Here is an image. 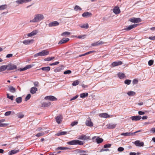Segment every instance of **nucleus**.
I'll return each instance as SVG.
<instances>
[{
    "mask_svg": "<svg viewBox=\"0 0 155 155\" xmlns=\"http://www.w3.org/2000/svg\"><path fill=\"white\" fill-rule=\"evenodd\" d=\"M44 18V16L43 15L41 14H35L33 19L31 20L30 22L31 23H37L38 22Z\"/></svg>",
    "mask_w": 155,
    "mask_h": 155,
    "instance_id": "obj_1",
    "label": "nucleus"
},
{
    "mask_svg": "<svg viewBox=\"0 0 155 155\" xmlns=\"http://www.w3.org/2000/svg\"><path fill=\"white\" fill-rule=\"evenodd\" d=\"M67 143L68 145H82L84 144V143L82 141L76 140L68 141L67 142Z\"/></svg>",
    "mask_w": 155,
    "mask_h": 155,
    "instance_id": "obj_2",
    "label": "nucleus"
},
{
    "mask_svg": "<svg viewBox=\"0 0 155 155\" xmlns=\"http://www.w3.org/2000/svg\"><path fill=\"white\" fill-rule=\"evenodd\" d=\"M49 52L47 50H43L41 51L34 55V57H36L39 56H43L48 55L49 54Z\"/></svg>",
    "mask_w": 155,
    "mask_h": 155,
    "instance_id": "obj_3",
    "label": "nucleus"
},
{
    "mask_svg": "<svg viewBox=\"0 0 155 155\" xmlns=\"http://www.w3.org/2000/svg\"><path fill=\"white\" fill-rule=\"evenodd\" d=\"M129 21L134 23L140 22L141 21V19L139 18H130Z\"/></svg>",
    "mask_w": 155,
    "mask_h": 155,
    "instance_id": "obj_4",
    "label": "nucleus"
},
{
    "mask_svg": "<svg viewBox=\"0 0 155 155\" xmlns=\"http://www.w3.org/2000/svg\"><path fill=\"white\" fill-rule=\"evenodd\" d=\"M7 69L8 70H11L17 68V66L15 65L12 64H10L6 65Z\"/></svg>",
    "mask_w": 155,
    "mask_h": 155,
    "instance_id": "obj_5",
    "label": "nucleus"
},
{
    "mask_svg": "<svg viewBox=\"0 0 155 155\" xmlns=\"http://www.w3.org/2000/svg\"><path fill=\"white\" fill-rule=\"evenodd\" d=\"M86 125L88 127H91L93 126V124L91 122L90 118L88 117L85 122Z\"/></svg>",
    "mask_w": 155,
    "mask_h": 155,
    "instance_id": "obj_6",
    "label": "nucleus"
},
{
    "mask_svg": "<svg viewBox=\"0 0 155 155\" xmlns=\"http://www.w3.org/2000/svg\"><path fill=\"white\" fill-rule=\"evenodd\" d=\"M45 99L51 101H55L57 100V99L53 96H47L45 97Z\"/></svg>",
    "mask_w": 155,
    "mask_h": 155,
    "instance_id": "obj_7",
    "label": "nucleus"
},
{
    "mask_svg": "<svg viewBox=\"0 0 155 155\" xmlns=\"http://www.w3.org/2000/svg\"><path fill=\"white\" fill-rule=\"evenodd\" d=\"M33 41V39H28L23 41V43L25 45H28L32 44Z\"/></svg>",
    "mask_w": 155,
    "mask_h": 155,
    "instance_id": "obj_8",
    "label": "nucleus"
},
{
    "mask_svg": "<svg viewBox=\"0 0 155 155\" xmlns=\"http://www.w3.org/2000/svg\"><path fill=\"white\" fill-rule=\"evenodd\" d=\"M59 23L57 21H55L53 22H51L48 24L49 27H54L56 26L59 25Z\"/></svg>",
    "mask_w": 155,
    "mask_h": 155,
    "instance_id": "obj_9",
    "label": "nucleus"
},
{
    "mask_svg": "<svg viewBox=\"0 0 155 155\" xmlns=\"http://www.w3.org/2000/svg\"><path fill=\"white\" fill-rule=\"evenodd\" d=\"M62 117L61 115H59L55 117V120L57 123L59 124L61 123L62 121Z\"/></svg>",
    "mask_w": 155,
    "mask_h": 155,
    "instance_id": "obj_10",
    "label": "nucleus"
},
{
    "mask_svg": "<svg viewBox=\"0 0 155 155\" xmlns=\"http://www.w3.org/2000/svg\"><path fill=\"white\" fill-rule=\"evenodd\" d=\"M113 12L116 15L119 14L120 12V11L118 7L115 6L113 8Z\"/></svg>",
    "mask_w": 155,
    "mask_h": 155,
    "instance_id": "obj_11",
    "label": "nucleus"
},
{
    "mask_svg": "<svg viewBox=\"0 0 155 155\" xmlns=\"http://www.w3.org/2000/svg\"><path fill=\"white\" fill-rule=\"evenodd\" d=\"M137 24H134L129 25L127 27L124 29L127 31H129L137 26Z\"/></svg>",
    "mask_w": 155,
    "mask_h": 155,
    "instance_id": "obj_12",
    "label": "nucleus"
},
{
    "mask_svg": "<svg viewBox=\"0 0 155 155\" xmlns=\"http://www.w3.org/2000/svg\"><path fill=\"white\" fill-rule=\"evenodd\" d=\"M32 0H17L16 1V2L18 4H22L24 3H27L30 2Z\"/></svg>",
    "mask_w": 155,
    "mask_h": 155,
    "instance_id": "obj_13",
    "label": "nucleus"
},
{
    "mask_svg": "<svg viewBox=\"0 0 155 155\" xmlns=\"http://www.w3.org/2000/svg\"><path fill=\"white\" fill-rule=\"evenodd\" d=\"M38 32V30H34L28 34L27 35L28 37H31L36 35Z\"/></svg>",
    "mask_w": 155,
    "mask_h": 155,
    "instance_id": "obj_14",
    "label": "nucleus"
},
{
    "mask_svg": "<svg viewBox=\"0 0 155 155\" xmlns=\"http://www.w3.org/2000/svg\"><path fill=\"white\" fill-rule=\"evenodd\" d=\"M141 118V117L140 116H132L130 117V118L132 120L137 121L140 120Z\"/></svg>",
    "mask_w": 155,
    "mask_h": 155,
    "instance_id": "obj_15",
    "label": "nucleus"
},
{
    "mask_svg": "<svg viewBox=\"0 0 155 155\" xmlns=\"http://www.w3.org/2000/svg\"><path fill=\"white\" fill-rule=\"evenodd\" d=\"M69 40V39L68 38H64L60 40L58 42L59 45H61L65 43Z\"/></svg>",
    "mask_w": 155,
    "mask_h": 155,
    "instance_id": "obj_16",
    "label": "nucleus"
},
{
    "mask_svg": "<svg viewBox=\"0 0 155 155\" xmlns=\"http://www.w3.org/2000/svg\"><path fill=\"white\" fill-rule=\"evenodd\" d=\"M92 14L88 12H84L82 14V16L84 18H88L91 16L92 15Z\"/></svg>",
    "mask_w": 155,
    "mask_h": 155,
    "instance_id": "obj_17",
    "label": "nucleus"
},
{
    "mask_svg": "<svg viewBox=\"0 0 155 155\" xmlns=\"http://www.w3.org/2000/svg\"><path fill=\"white\" fill-rule=\"evenodd\" d=\"M99 116L101 117L105 118L110 117V116L106 113L99 114Z\"/></svg>",
    "mask_w": 155,
    "mask_h": 155,
    "instance_id": "obj_18",
    "label": "nucleus"
},
{
    "mask_svg": "<svg viewBox=\"0 0 155 155\" xmlns=\"http://www.w3.org/2000/svg\"><path fill=\"white\" fill-rule=\"evenodd\" d=\"M121 135L124 136H131L134 135V133L132 132H126L123 133L121 134Z\"/></svg>",
    "mask_w": 155,
    "mask_h": 155,
    "instance_id": "obj_19",
    "label": "nucleus"
},
{
    "mask_svg": "<svg viewBox=\"0 0 155 155\" xmlns=\"http://www.w3.org/2000/svg\"><path fill=\"white\" fill-rule=\"evenodd\" d=\"M116 125V124L113 123L109 124L107 125V128L108 129H113L115 127Z\"/></svg>",
    "mask_w": 155,
    "mask_h": 155,
    "instance_id": "obj_20",
    "label": "nucleus"
},
{
    "mask_svg": "<svg viewBox=\"0 0 155 155\" xmlns=\"http://www.w3.org/2000/svg\"><path fill=\"white\" fill-rule=\"evenodd\" d=\"M135 145L138 147H142L144 145V143L143 142H140L139 140H137L134 142Z\"/></svg>",
    "mask_w": 155,
    "mask_h": 155,
    "instance_id": "obj_21",
    "label": "nucleus"
},
{
    "mask_svg": "<svg viewBox=\"0 0 155 155\" xmlns=\"http://www.w3.org/2000/svg\"><path fill=\"white\" fill-rule=\"evenodd\" d=\"M122 64V63L121 61H115L113 62L111 65L113 67H114L116 66L120 65Z\"/></svg>",
    "mask_w": 155,
    "mask_h": 155,
    "instance_id": "obj_22",
    "label": "nucleus"
},
{
    "mask_svg": "<svg viewBox=\"0 0 155 155\" xmlns=\"http://www.w3.org/2000/svg\"><path fill=\"white\" fill-rule=\"evenodd\" d=\"M89 137L86 136V135H82L79 136L78 138V139L79 140H84L89 139Z\"/></svg>",
    "mask_w": 155,
    "mask_h": 155,
    "instance_id": "obj_23",
    "label": "nucleus"
},
{
    "mask_svg": "<svg viewBox=\"0 0 155 155\" xmlns=\"http://www.w3.org/2000/svg\"><path fill=\"white\" fill-rule=\"evenodd\" d=\"M117 75L119 78L120 79H122L126 77L125 74L123 73L119 72Z\"/></svg>",
    "mask_w": 155,
    "mask_h": 155,
    "instance_id": "obj_24",
    "label": "nucleus"
},
{
    "mask_svg": "<svg viewBox=\"0 0 155 155\" xmlns=\"http://www.w3.org/2000/svg\"><path fill=\"white\" fill-rule=\"evenodd\" d=\"M63 66L62 65L59 66L56 68L54 70V71L55 72H58L61 71L62 69H63Z\"/></svg>",
    "mask_w": 155,
    "mask_h": 155,
    "instance_id": "obj_25",
    "label": "nucleus"
},
{
    "mask_svg": "<svg viewBox=\"0 0 155 155\" xmlns=\"http://www.w3.org/2000/svg\"><path fill=\"white\" fill-rule=\"evenodd\" d=\"M37 90V88L36 87H34L31 88L30 92L31 94H33L35 93Z\"/></svg>",
    "mask_w": 155,
    "mask_h": 155,
    "instance_id": "obj_26",
    "label": "nucleus"
},
{
    "mask_svg": "<svg viewBox=\"0 0 155 155\" xmlns=\"http://www.w3.org/2000/svg\"><path fill=\"white\" fill-rule=\"evenodd\" d=\"M9 91L11 93H14L16 92V89L12 86H8Z\"/></svg>",
    "mask_w": 155,
    "mask_h": 155,
    "instance_id": "obj_27",
    "label": "nucleus"
},
{
    "mask_svg": "<svg viewBox=\"0 0 155 155\" xmlns=\"http://www.w3.org/2000/svg\"><path fill=\"white\" fill-rule=\"evenodd\" d=\"M19 151V150H12L8 152V154L9 155H12L18 153Z\"/></svg>",
    "mask_w": 155,
    "mask_h": 155,
    "instance_id": "obj_28",
    "label": "nucleus"
},
{
    "mask_svg": "<svg viewBox=\"0 0 155 155\" xmlns=\"http://www.w3.org/2000/svg\"><path fill=\"white\" fill-rule=\"evenodd\" d=\"M40 69H41L45 71L48 72L50 70V68L49 66L44 67L41 68Z\"/></svg>",
    "mask_w": 155,
    "mask_h": 155,
    "instance_id": "obj_29",
    "label": "nucleus"
},
{
    "mask_svg": "<svg viewBox=\"0 0 155 155\" xmlns=\"http://www.w3.org/2000/svg\"><path fill=\"white\" fill-rule=\"evenodd\" d=\"M79 26L82 28L87 29L89 28V25L87 23H86L82 25H80Z\"/></svg>",
    "mask_w": 155,
    "mask_h": 155,
    "instance_id": "obj_30",
    "label": "nucleus"
},
{
    "mask_svg": "<svg viewBox=\"0 0 155 155\" xmlns=\"http://www.w3.org/2000/svg\"><path fill=\"white\" fill-rule=\"evenodd\" d=\"M103 43L102 41H98L96 42L92 43L91 44V45L92 46H95L98 45Z\"/></svg>",
    "mask_w": 155,
    "mask_h": 155,
    "instance_id": "obj_31",
    "label": "nucleus"
},
{
    "mask_svg": "<svg viewBox=\"0 0 155 155\" xmlns=\"http://www.w3.org/2000/svg\"><path fill=\"white\" fill-rule=\"evenodd\" d=\"M67 132L66 131H61L60 132L56 134V135L57 136H60L61 135H64L66 134Z\"/></svg>",
    "mask_w": 155,
    "mask_h": 155,
    "instance_id": "obj_32",
    "label": "nucleus"
},
{
    "mask_svg": "<svg viewBox=\"0 0 155 155\" xmlns=\"http://www.w3.org/2000/svg\"><path fill=\"white\" fill-rule=\"evenodd\" d=\"M88 94L87 93H83L80 94V96L81 98H84L88 96Z\"/></svg>",
    "mask_w": 155,
    "mask_h": 155,
    "instance_id": "obj_33",
    "label": "nucleus"
},
{
    "mask_svg": "<svg viewBox=\"0 0 155 155\" xmlns=\"http://www.w3.org/2000/svg\"><path fill=\"white\" fill-rule=\"evenodd\" d=\"M103 141V139L100 138L99 137H97L96 139V141L97 143H102Z\"/></svg>",
    "mask_w": 155,
    "mask_h": 155,
    "instance_id": "obj_34",
    "label": "nucleus"
},
{
    "mask_svg": "<svg viewBox=\"0 0 155 155\" xmlns=\"http://www.w3.org/2000/svg\"><path fill=\"white\" fill-rule=\"evenodd\" d=\"M69 149V148L67 147H60L56 148L55 150H67Z\"/></svg>",
    "mask_w": 155,
    "mask_h": 155,
    "instance_id": "obj_35",
    "label": "nucleus"
},
{
    "mask_svg": "<svg viewBox=\"0 0 155 155\" xmlns=\"http://www.w3.org/2000/svg\"><path fill=\"white\" fill-rule=\"evenodd\" d=\"M7 69L6 65H2L0 67V72L3 71Z\"/></svg>",
    "mask_w": 155,
    "mask_h": 155,
    "instance_id": "obj_36",
    "label": "nucleus"
},
{
    "mask_svg": "<svg viewBox=\"0 0 155 155\" xmlns=\"http://www.w3.org/2000/svg\"><path fill=\"white\" fill-rule=\"evenodd\" d=\"M22 99L21 97H19L16 99L15 101L18 104L21 103L22 101Z\"/></svg>",
    "mask_w": 155,
    "mask_h": 155,
    "instance_id": "obj_37",
    "label": "nucleus"
},
{
    "mask_svg": "<svg viewBox=\"0 0 155 155\" xmlns=\"http://www.w3.org/2000/svg\"><path fill=\"white\" fill-rule=\"evenodd\" d=\"M127 94L129 96H133L136 94V93L135 92L133 91H130L127 93Z\"/></svg>",
    "mask_w": 155,
    "mask_h": 155,
    "instance_id": "obj_38",
    "label": "nucleus"
},
{
    "mask_svg": "<svg viewBox=\"0 0 155 155\" xmlns=\"http://www.w3.org/2000/svg\"><path fill=\"white\" fill-rule=\"evenodd\" d=\"M7 7V5H3L0 6V10L5 9Z\"/></svg>",
    "mask_w": 155,
    "mask_h": 155,
    "instance_id": "obj_39",
    "label": "nucleus"
},
{
    "mask_svg": "<svg viewBox=\"0 0 155 155\" xmlns=\"http://www.w3.org/2000/svg\"><path fill=\"white\" fill-rule=\"evenodd\" d=\"M74 9L75 11H78L81 10L82 9L79 6L76 5L74 8Z\"/></svg>",
    "mask_w": 155,
    "mask_h": 155,
    "instance_id": "obj_40",
    "label": "nucleus"
},
{
    "mask_svg": "<svg viewBox=\"0 0 155 155\" xmlns=\"http://www.w3.org/2000/svg\"><path fill=\"white\" fill-rule=\"evenodd\" d=\"M79 81L78 80L74 81L72 83V85L74 86H76L79 84Z\"/></svg>",
    "mask_w": 155,
    "mask_h": 155,
    "instance_id": "obj_41",
    "label": "nucleus"
},
{
    "mask_svg": "<svg viewBox=\"0 0 155 155\" xmlns=\"http://www.w3.org/2000/svg\"><path fill=\"white\" fill-rule=\"evenodd\" d=\"M45 134L44 132H41L37 134L35 136L37 137H40L41 136H42L44 135Z\"/></svg>",
    "mask_w": 155,
    "mask_h": 155,
    "instance_id": "obj_42",
    "label": "nucleus"
},
{
    "mask_svg": "<svg viewBox=\"0 0 155 155\" xmlns=\"http://www.w3.org/2000/svg\"><path fill=\"white\" fill-rule=\"evenodd\" d=\"M131 80L126 79L124 81V83L127 85H129L131 83Z\"/></svg>",
    "mask_w": 155,
    "mask_h": 155,
    "instance_id": "obj_43",
    "label": "nucleus"
},
{
    "mask_svg": "<svg viewBox=\"0 0 155 155\" xmlns=\"http://www.w3.org/2000/svg\"><path fill=\"white\" fill-rule=\"evenodd\" d=\"M50 103H44L42 104V106L44 107H47L50 105Z\"/></svg>",
    "mask_w": 155,
    "mask_h": 155,
    "instance_id": "obj_44",
    "label": "nucleus"
},
{
    "mask_svg": "<svg viewBox=\"0 0 155 155\" xmlns=\"http://www.w3.org/2000/svg\"><path fill=\"white\" fill-rule=\"evenodd\" d=\"M70 34L71 33L70 32L68 31H65L62 33L61 35L62 36L68 35H70Z\"/></svg>",
    "mask_w": 155,
    "mask_h": 155,
    "instance_id": "obj_45",
    "label": "nucleus"
},
{
    "mask_svg": "<svg viewBox=\"0 0 155 155\" xmlns=\"http://www.w3.org/2000/svg\"><path fill=\"white\" fill-rule=\"evenodd\" d=\"M31 97V95L30 94H28L26 96L25 99V101H27L28 100H29Z\"/></svg>",
    "mask_w": 155,
    "mask_h": 155,
    "instance_id": "obj_46",
    "label": "nucleus"
},
{
    "mask_svg": "<svg viewBox=\"0 0 155 155\" xmlns=\"http://www.w3.org/2000/svg\"><path fill=\"white\" fill-rule=\"evenodd\" d=\"M54 58V57H48L46 58L45 60V61H50L52 59H53Z\"/></svg>",
    "mask_w": 155,
    "mask_h": 155,
    "instance_id": "obj_47",
    "label": "nucleus"
},
{
    "mask_svg": "<svg viewBox=\"0 0 155 155\" xmlns=\"http://www.w3.org/2000/svg\"><path fill=\"white\" fill-rule=\"evenodd\" d=\"M7 97L9 99H11L12 101L13 100L14 96L13 95L9 96L8 94H7Z\"/></svg>",
    "mask_w": 155,
    "mask_h": 155,
    "instance_id": "obj_48",
    "label": "nucleus"
},
{
    "mask_svg": "<svg viewBox=\"0 0 155 155\" xmlns=\"http://www.w3.org/2000/svg\"><path fill=\"white\" fill-rule=\"evenodd\" d=\"M8 124L2 123L0 121V127H5L7 126Z\"/></svg>",
    "mask_w": 155,
    "mask_h": 155,
    "instance_id": "obj_49",
    "label": "nucleus"
},
{
    "mask_svg": "<svg viewBox=\"0 0 155 155\" xmlns=\"http://www.w3.org/2000/svg\"><path fill=\"white\" fill-rule=\"evenodd\" d=\"M18 118H22L24 117V115L21 113H19L17 115Z\"/></svg>",
    "mask_w": 155,
    "mask_h": 155,
    "instance_id": "obj_50",
    "label": "nucleus"
},
{
    "mask_svg": "<svg viewBox=\"0 0 155 155\" xmlns=\"http://www.w3.org/2000/svg\"><path fill=\"white\" fill-rule=\"evenodd\" d=\"M71 71L70 70H67L64 72V74H71Z\"/></svg>",
    "mask_w": 155,
    "mask_h": 155,
    "instance_id": "obj_51",
    "label": "nucleus"
},
{
    "mask_svg": "<svg viewBox=\"0 0 155 155\" xmlns=\"http://www.w3.org/2000/svg\"><path fill=\"white\" fill-rule=\"evenodd\" d=\"M59 63V62L58 61H56L55 62L53 63H52L49 64L50 66H53L54 65H56L58 64Z\"/></svg>",
    "mask_w": 155,
    "mask_h": 155,
    "instance_id": "obj_52",
    "label": "nucleus"
},
{
    "mask_svg": "<svg viewBox=\"0 0 155 155\" xmlns=\"http://www.w3.org/2000/svg\"><path fill=\"white\" fill-rule=\"evenodd\" d=\"M153 63V60H149L148 62V65L149 66L152 65Z\"/></svg>",
    "mask_w": 155,
    "mask_h": 155,
    "instance_id": "obj_53",
    "label": "nucleus"
},
{
    "mask_svg": "<svg viewBox=\"0 0 155 155\" xmlns=\"http://www.w3.org/2000/svg\"><path fill=\"white\" fill-rule=\"evenodd\" d=\"M111 146V144H107L104 145V148L110 147Z\"/></svg>",
    "mask_w": 155,
    "mask_h": 155,
    "instance_id": "obj_54",
    "label": "nucleus"
},
{
    "mask_svg": "<svg viewBox=\"0 0 155 155\" xmlns=\"http://www.w3.org/2000/svg\"><path fill=\"white\" fill-rule=\"evenodd\" d=\"M33 66H34V65L33 64H30V65H26L25 67L26 68V69H29V68H32Z\"/></svg>",
    "mask_w": 155,
    "mask_h": 155,
    "instance_id": "obj_55",
    "label": "nucleus"
},
{
    "mask_svg": "<svg viewBox=\"0 0 155 155\" xmlns=\"http://www.w3.org/2000/svg\"><path fill=\"white\" fill-rule=\"evenodd\" d=\"M124 150V148L122 147H119L117 149L118 151L120 152L123 151Z\"/></svg>",
    "mask_w": 155,
    "mask_h": 155,
    "instance_id": "obj_56",
    "label": "nucleus"
},
{
    "mask_svg": "<svg viewBox=\"0 0 155 155\" xmlns=\"http://www.w3.org/2000/svg\"><path fill=\"white\" fill-rule=\"evenodd\" d=\"M138 82V81L137 79H134L133 80L132 83L133 84H137Z\"/></svg>",
    "mask_w": 155,
    "mask_h": 155,
    "instance_id": "obj_57",
    "label": "nucleus"
},
{
    "mask_svg": "<svg viewBox=\"0 0 155 155\" xmlns=\"http://www.w3.org/2000/svg\"><path fill=\"white\" fill-rule=\"evenodd\" d=\"M78 121H74L71 123V125L72 126H73L74 125H76L78 124Z\"/></svg>",
    "mask_w": 155,
    "mask_h": 155,
    "instance_id": "obj_58",
    "label": "nucleus"
},
{
    "mask_svg": "<svg viewBox=\"0 0 155 155\" xmlns=\"http://www.w3.org/2000/svg\"><path fill=\"white\" fill-rule=\"evenodd\" d=\"M11 111H7V112H6L5 113L4 115L5 116H8L10 115L11 114Z\"/></svg>",
    "mask_w": 155,
    "mask_h": 155,
    "instance_id": "obj_59",
    "label": "nucleus"
},
{
    "mask_svg": "<svg viewBox=\"0 0 155 155\" xmlns=\"http://www.w3.org/2000/svg\"><path fill=\"white\" fill-rule=\"evenodd\" d=\"M76 150L77 153H84L85 152V151H84L83 150H80V149H77Z\"/></svg>",
    "mask_w": 155,
    "mask_h": 155,
    "instance_id": "obj_60",
    "label": "nucleus"
},
{
    "mask_svg": "<svg viewBox=\"0 0 155 155\" xmlns=\"http://www.w3.org/2000/svg\"><path fill=\"white\" fill-rule=\"evenodd\" d=\"M78 95H77L75 96H74V97H73L72 98H71L70 99V101H72V100H75V99H76V98H77L78 97Z\"/></svg>",
    "mask_w": 155,
    "mask_h": 155,
    "instance_id": "obj_61",
    "label": "nucleus"
},
{
    "mask_svg": "<svg viewBox=\"0 0 155 155\" xmlns=\"http://www.w3.org/2000/svg\"><path fill=\"white\" fill-rule=\"evenodd\" d=\"M85 36H86L85 35H80L78 37V38L79 39H81V38L84 39L85 38Z\"/></svg>",
    "mask_w": 155,
    "mask_h": 155,
    "instance_id": "obj_62",
    "label": "nucleus"
},
{
    "mask_svg": "<svg viewBox=\"0 0 155 155\" xmlns=\"http://www.w3.org/2000/svg\"><path fill=\"white\" fill-rule=\"evenodd\" d=\"M109 151V150L108 149L102 148L100 150V152H102L103 151Z\"/></svg>",
    "mask_w": 155,
    "mask_h": 155,
    "instance_id": "obj_63",
    "label": "nucleus"
},
{
    "mask_svg": "<svg viewBox=\"0 0 155 155\" xmlns=\"http://www.w3.org/2000/svg\"><path fill=\"white\" fill-rule=\"evenodd\" d=\"M150 131L153 134L155 133V127L152 128Z\"/></svg>",
    "mask_w": 155,
    "mask_h": 155,
    "instance_id": "obj_64",
    "label": "nucleus"
}]
</instances>
